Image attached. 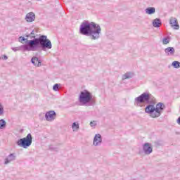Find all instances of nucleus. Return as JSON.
Here are the masks:
<instances>
[{
  "label": "nucleus",
  "mask_w": 180,
  "mask_h": 180,
  "mask_svg": "<svg viewBox=\"0 0 180 180\" xmlns=\"http://www.w3.org/2000/svg\"><path fill=\"white\" fill-rule=\"evenodd\" d=\"M2 115H4V105L0 103V116H2Z\"/></svg>",
  "instance_id": "obj_25"
},
{
  "label": "nucleus",
  "mask_w": 180,
  "mask_h": 180,
  "mask_svg": "<svg viewBox=\"0 0 180 180\" xmlns=\"http://www.w3.org/2000/svg\"><path fill=\"white\" fill-rule=\"evenodd\" d=\"M172 65L174 68H180V62L174 60L172 62Z\"/></svg>",
  "instance_id": "obj_22"
},
{
  "label": "nucleus",
  "mask_w": 180,
  "mask_h": 180,
  "mask_svg": "<svg viewBox=\"0 0 180 180\" xmlns=\"http://www.w3.org/2000/svg\"><path fill=\"white\" fill-rule=\"evenodd\" d=\"M177 123L180 125V117L177 119Z\"/></svg>",
  "instance_id": "obj_30"
},
{
  "label": "nucleus",
  "mask_w": 180,
  "mask_h": 180,
  "mask_svg": "<svg viewBox=\"0 0 180 180\" xmlns=\"http://www.w3.org/2000/svg\"><path fill=\"white\" fill-rule=\"evenodd\" d=\"M37 1H40V0H37Z\"/></svg>",
  "instance_id": "obj_31"
},
{
  "label": "nucleus",
  "mask_w": 180,
  "mask_h": 180,
  "mask_svg": "<svg viewBox=\"0 0 180 180\" xmlns=\"http://www.w3.org/2000/svg\"><path fill=\"white\" fill-rule=\"evenodd\" d=\"M164 109H165V105L163 103H158L155 107V111L156 117H160L161 113H162Z\"/></svg>",
  "instance_id": "obj_7"
},
{
  "label": "nucleus",
  "mask_w": 180,
  "mask_h": 180,
  "mask_svg": "<svg viewBox=\"0 0 180 180\" xmlns=\"http://www.w3.org/2000/svg\"><path fill=\"white\" fill-rule=\"evenodd\" d=\"M16 160V153H10L4 160V165H8V164H11L12 161H15Z\"/></svg>",
  "instance_id": "obj_12"
},
{
  "label": "nucleus",
  "mask_w": 180,
  "mask_h": 180,
  "mask_svg": "<svg viewBox=\"0 0 180 180\" xmlns=\"http://www.w3.org/2000/svg\"><path fill=\"white\" fill-rule=\"evenodd\" d=\"M101 144H102V135L96 134L94 138L93 146L98 147V146H101Z\"/></svg>",
  "instance_id": "obj_11"
},
{
  "label": "nucleus",
  "mask_w": 180,
  "mask_h": 180,
  "mask_svg": "<svg viewBox=\"0 0 180 180\" xmlns=\"http://www.w3.org/2000/svg\"><path fill=\"white\" fill-rule=\"evenodd\" d=\"M162 44L166 45L168 44L171 41V38L169 37H165L162 39Z\"/></svg>",
  "instance_id": "obj_20"
},
{
  "label": "nucleus",
  "mask_w": 180,
  "mask_h": 180,
  "mask_svg": "<svg viewBox=\"0 0 180 180\" xmlns=\"http://www.w3.org/2000/svg\"><path fill=\"white\" fill-rule=\"evenodd\" d=\"M33 142V136L32 134H28L26 137L20 139L18 140L16 144L18 147H22V148H29L32 146Z\"/></svg>",
  "instance_id": "obj_4"
},
{
  "label": "nucleus",
  "mask_w": 180,
  "mask_h": 180,
  "mask_svg": "<svg viewBox=\"0 0 180 180\" xmlns=\"http://www.w3.org/2000/svg\"><path fill=\"white\" fill-rule=\"evenodd\" d=\"M2 60H8V56L6 55L3 56Z\"/></svg>",
  "instance_id": "obj_29"
},
{
  "label": "nucleus",
  "mask_w": 180,
  "mask_h": 180,
  "mask_svg": "<svg viewBox=\"0 0 180 180\" xmlns=\"http://www.w3.org/2000/svg\"><path fill=\"white\" fill-rule=\"evenodd\" d=\"M162 25L161 20L160 18H156L153 21V27H160V26Z\"/></svg>",
  "instance_id": "obj_17"
},
{
  "label": "nucleus",
  "mask_w": 180,
  "mask_h": 180,
  "mask_svg": "<svg viewBox=\"0 0 180 180\" xmlns=\"http://www.w3.org/2000/svg\"><path fill=\"white\" fill-rule=\"evenodd\" d=\"M146 102H150V94L148 93H143L134 99V105H137L138 106L141 103H146Z\"/></svg>",
  "instance_id": "obj_5"
},
{
  "label": "nucleus",
  "mask_w": 180,
  "mask_h": 180,
  "mask_svg": "<svg viewBox=\"0 0 180 180\" xmlns=\"http://www.w3.org/2000/svg\"><path fill=\"white\" fill-rule=\"evenodd\" d=\"M58 88H60V84H56L53 86V91H58Z\"/></svg>",
  "instance_id": "obj_24"
},
{
  "label": "nucleus",
  "mask_w": 180,
  "mask_h": 180,
  "mask_svg": "<svg viewBox=\"0 0 180 180\" xmlns=\"http://www.w3.org/2000/svg\"><path fill=\"white\" fill-rule=\"evenodd\" d=\"M165 53L168 56H174L175 54V48L169 46L165 49Z\"/></svg>",
  "instance_id": "obj_14"
},
{
  "label": "nucleus",
  "mask_w": 180,
  "mask_h": 180,
  "mask_svg": "<svg viewBox=\"0 0 180 180\" xmlns=\"http://www.w3.org/2000/svg\"><path fill=\"white\" fill-rule=\"evenodd\" d=\"M31 63L36 67H40L41 64V60H39V58L34 56L31 59Z\"/></svg>",
  "instance_id": "obj_15"
},
{
  "label": "nucleus",
  "mask_w": 180,
  "mask_h": 180,
  "mask_svg": "<svg viewBox=\"0 0 180 180\" xmlns=\"http://www.w3.org/2000/svg\"><path fill=\"white\" fill-rule=\"evenodd\" d=\"M28 37H30L31 39H39L36 38V36H34V31H32L31 33L28 35Z\"/></svg>",
  "instance_id": "obj_23"
},
{
  "label": "nucleus",
  "mask_w": 180,
  "mask_h": 180,
  "mask_svg": "<svg viewBox=\"0 0 180 180\" xmlns=\"http://www.w3.org/2000/svg\"><path fill=\"white\" fill-rule=\"evenodd\" d=\"M72 129L73 131H78L79 129V124H78V122H73L72 124Z\"/></svg>",
  "instance_id": "obj_19"
},
{
  "label": "nucleus",
  "mask_w": 180,
  "mask_h": 180,
  "mask_svg": "<svg viewBox=\"0 0 180 180\" xmlns=\"http://www.w3.org/2000/svg\"><path fill=\"white\" fill-rule=\"evenodd\" d=\"M145 112L146 113H148L153 119H155V117H157L155 114V106L153 104L148 105L145 108Z\"/></svg>",
  "instance_id": "obj_6"
},
{
  "label": "nucleus",
  "mask_w": 180,
  "mask_h": 180,
  "mask_svg": "<svg viewBox=\"0 0 180 180\" xmlns=\"http://www.w3.org/2000/svg\"><path fill=\"white\" fill-rule=\"evenodd\" d=\"M25 45L20 46V50L23 51H36V49L40 46L43 51L50 50L53 48L51 41L47 39V36L41 35L39 39H34L32 40H26Z\"/></svg>",
  "instance_id": "obj_1"
},
{
  "label": "nucleus",
  "mask_w": 180,
  "mask_h": 180,
  "mask_svg": "<svg viewBox=\"0 0 180 180\" xmlns=\"http://www.w3.org/2000/svg\"><path fill=\"white\" fill-rule=\"evenodd\" d=\"M101 25L94 22L84 21L79 27V33L83 36H89L91 40H98L101 37Z\"/></svg>",
  "instance_id": "obj_2"
},
{
  "label": "nucleus",
  "mask_w": 180,
  "mask_h": 180,
  "mask_svg": "<svg viewBox=\"0 0 180 180\" xmlns=\"http://www.w3.org/2000/svg\"><path fill=\"white\" fill-rule=\"evenodd\" d=\"M169 22L171 27L174 29V30H179V24H178V20L176 18L171 17Z\"/></svg>",
  "instance_id": "obj_9"
},
{
  "label": "nucleus",
  "mask_w": 180,
  "mask_h": 180,
  "mask_svg": "<svg viewBox=\"0 0 180 180\" xmlns=\"http://www.w3.org/2000/svg\"><path fill=\"white\" fill-rule=\"evenodd\" d=\"M56 111L53 110L49 111L45 114V118L47 122H53L56 119Z\"/></svg>",
  "instance_id": "obj_10"
},
{
  "label": "nucleus",
  "mask_w": 180,
  "mask_h": 180,
  "mask_svg": "<svg viewBox=\"0 0 180 180\" xmlns=\"http://www.w3.org/2000/svg\"><path fill=\"white\" fill-rule=\"evenodd\" d=\"M6 127V121L5 120H0V129H5Z\"/></svg>",
  "instance_id": "obj_21"
},
{
  "label": "nucleus",
  "mask_w": 180,
  "mask_h": 180,
  "mask_svg": "<svg viewBox=\"0 0 180 180\" xmlns=\"http://www.w3.org/2000/svg\"><path fill=\"white\" fill-rule=\"evenodd\" d=\"M90 126H91V127H95V126H96V121H91V122H90Z\"/></svg>",
  "instance_id": "obj_27"
},
{
  "label": "nucleus",
  "mask_w": 180,
  "mask_h": 180,
  "mask_svg": "<svg viewBox=\"0 0 180 180\" xmlns=\"http://www.w3.org/2000/svg\"><path fill=\"white\" fill-rule=\"evenodd\" d=\"M134 75V73L131 72H127V73L123 75L122 79L124 80V79H129V78H133Z\"/></svg>",
  "instance_id": "obj_18"
},
{
  "label": "nucleus",
  "mask_w": 180,
  "mask_h": 180,
  "mask_svg": "<svg viewBox=\"0 0 180 180\" xmlns=\"http://www.w3.org/2000/svg\"><path fill=\"white\" fill-rule=\"evenodd\" d=\"M143 151L146 155H150L153 153V146L151 143L146 142L143 145Z\"/></svg>",
  "instance_id": "obj_8"
},
{
  "label": "nucleus",
  "mask_w": 180,
  "mask_h": 180,
  "mask_svg": "<svg viewBox=\"0 0 180 180\" xmlns=\"http://www.w3.org/2000/svg\"><path fill=\"white\" fill-rule=\"evenodd\" d=\"M20 41H26V39L23 37H20Z\"/></svg>",
  "instance_id": "obj_28"
},
{
  "label": "nucleus",
  "mask_w": 180,
  "mask_h": 180,
  "mask_svg": "<svg viewBox=\"0 0 180 180\" xmlns=\"http://www.w3.org/2000/svg\"><path fill=\"white\" fill-rule=\"evenodd\" d=\"M25 19L28 23L34 22V20L36 19V14H34L33 12H30L26 14Z\"/></svg>",
  "instance_id": "obj_13"
},
{
  "label": "nucleus",
  "mask_w": 180,
  "mask_h": 180,
  "mask_svg": "<svg viewBox=\"0 0 180 180\" xmlns=\"http://www.w3.org/2000/svg\"><path fill=\"white\" fill-rule=\"evenodd\" d=\"M11 50H13V51H20V46H18V47H12Z\"/></svg>",
  "instance_id": "obj_26"
},
{
  "label": "nucleus",
  "mask_w": 180,
  "mask_h": 180,
  "mask_svg": "<svg viewBox=\"0 0 180 180\" xmlns=\"http://www.w3.org/2000/svg\"><path fill=\"white\" fill-rule=\"evenodd\" d=\"M79 102L82 106H94L96 100L92 96V93L88 90H84L80 92Z\"/></svg>",
  "instance_id": "obj_3"
},
{
  "label": "nucleus",
  "mask_w": 180,
  "mask_h": 180,
  "mask_svg": "<svg viewBox=\"0 0 180 180\" xmlns=\"http://www.w3.org/2000/svg\"><path fill=\"white\" fill-rule=\"evenodd\" d=\"M145 12L146 15H154V13H155V8L148 7L146 8Z\"/></svg>",
  "instance_id": "obj_16"
}]
</instances>
